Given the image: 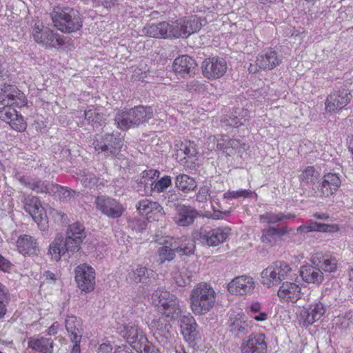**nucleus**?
Here are the masks:
<instances>
[{
	"instance_id": "1",
	"label": "nucleus",
	"mask_w": 353,
	"mask_h": 353,
	"mask_svg": "<svg viewBox=\"0 0 353 353\" xmlns=\"http://www.w3.org/2000/svg\"><path fill=\"white\" fill-rule=\"evenodd\" d=\"M216 293L214 289L205 282L196 284L190 294V306L193 314L197 316L208 313L215 305Z\"/></svg>"
},
{
	"instance_id": "2",
	"label": "nucleus",
	"mask_w": 353,
	"mask_h": 353,
	"mask_svg": "<svg viewBox=\"0 0 353 353\" xmlns=\"http://www.w3.org/2000/svg\"><path fill=\"white\" fill-rule=\"evenodd\" d=\"M152 117L153 112L150 107L140 105L119 112L114 121L119 128L125 130L138 127L148 122Z\"/></svg>"
},
{
	"instance_id": "3",
	"label": "nucleus",
	"mask_w": 353,
	"mask_h": 353,
	"mask_svg": "<svg viewBox=\"0 0 353 353\" xmlns=\"http://www.w3.org/2000/svg\"><path fill=\"white\" fill-rule=\"evenodd\" d=\"M51 18L59 30L65 33L76 32L82 27V20L76 12L68 7H56L51 13Z\"/></svg>"
},
{
	"instance_id": "4",
	"label": "nucleus",
	"mask_w": 353,
	"mask_h": 353,
	"mask_svg": "<svg viewBox=\"0 0 353 353\" xmlns=\"http://www.w3.org/2000/svg\"><path fill=\"white\" fill-rule=\"evenodd\" d=\"M131 347L138 353H159V350L150 343L145 335L135 323H129L120 330Z\"/></svg>"
},
{
	"instance_id": "5",
	"label": "nucleus",
	"mask_w": 353,
	"mask_h": 353,
	"mask_svg": "<svg viewBox=\"0 0 353 353\" xmlns=\"http://www.w3.org/2000/svg\"><path fill=\"white\" fill-rule=\"evenodd\" d=\"M292 270L283 261L272 263L261 273V283L267 288L277 286L285 279L291 277Z\"/></svg>"
},
{
	"instance_id": "6",
	"label": "nucleus",
	"mask_w": 353,
	"mask_h": 353,
	"mask_svg": "<svg viewBox=\"0 0 353 353\" xmlns=\"http://www.w3.org/2000/svg\"><path fill=\"white\" fill-rule=\"evenodd\" d=\"M152 303L159 307V311L171 319H177L181 314L178 298L169 292L157 290L151 296Z\"/></svg>"
},
{
	"instance_id": "7",
	"label": "nucleus",
	"mask_w": 353,
	"mask_h": 353,
	"mask_svg": "<svg viewBox=\"0 0 353 353\" xmlns=\"http://www.w3.org/2000/svg\"><path fill=\"white\" fill-rule=\"evenodd\" d=\"M31 34L37 43L46 48H56L64 43L63 37L40 22L35 23L32 26Z\"/></svg>"
},
{
	"instance_id": "8",
	"label": "nucleus",
	"mask_w": 353,
	"mask_h": 353,
	"mask_svg": "<svg viewBox=\"0 0 353 353\" xmlns=\"http://www.w3.org/2000/svg\"><path fill=\"white\" fill-rule=\"evenodd\" d=\"M122 143L123 137L120 134L112 133L97 137L92 144L98 152H103L105 156L113 157L120 152Z\"/></svg>"
},
{
	"instance_id": "9",
	"label": "nucleus",
	"mask_w": 353,
	"mask_h": 353,
	"mask_svg": "<svg viewBox=\"0 0 353 353\" xmlns=\"http://www.w3.org/2000/svg\"><path fill=\"white\" fill-rule=\"evenodd\" d=\"M85 236V228L80 222L70 224L66 231V237L63 239L64 249L67 253L70 254L78 252Z\"/></svg>"
},
{
	"instance_id": "10",
	"label": "nucleus",
	"mask_w": 353,
	"mask_h": 353,
	"mask_svg": "<svg viewBox=\"0 0 353 353\" xmlns=\"http://www.w3.org/2000/svg\"><path fill=\"white\" fill-rule=\"evenodd\" d=\"M230 234V228L225 227L219 228L205 232L196 230L193 232L192 237L194 240L200 241L203 244L216 247L225 242Z\"/></svg>"
},
{
	"instance_id": "11",
	"label": "nucleus",
	"mask_w": 353,
	"mask_h": 353,
	"mask_svg": "<svg viewBox=\"0 0 353 353\" xmlns=\"http://www.w3.org/2000/svg\"><path fill=\"white\" fill-rule=\"evenodd\" d=\"M282 63V57L278 55L274 50H270L259 54L256 59L255 64L250 63L248 70L250 73H256L259 70H272Z\"/></svg>"
},
{
	"instance_id": "12",
	"label": "nucleus",
	"mask_w": 353,
	"mask_h": 353,
	"mask_svg": "<svg viewBox=\"0 0 353 353\" xmlns=\"http://www.w3.org/2000/svg\"><path fill=\"white\" fill-rule=\"evenodd\" d=\"M352 95L346 89L334 91L326 99L325 111L329 113H336L341 110L351 101Z\"/></svg>"
},
{
	"instance_id": "13",
	"label": "nucleus",
	"mask_w": 353,
	"mask_h": 353,
	"mask_svg": "<svg viewBox=\"0 0 353 353\" xmlns=\"http://www.w3.org/2000/svg\"><path fill=\"white\" fill-rule=\"evenodd\" d=\"M155 241L163 245L158 250L159 259L161 263L172 261L175 257V252L179 250V242L173 237L160 236L159 234L155 235Z\"/></svg>"
},
{
	"instance_id": "14",
	"label": "nucleus",
	"mask_w": 353,
	"mask_h": 353,
	"mask_svg": "<svg viewBox=\"0 0 353 353\" xmlns=\"http://www.w3.org/2000/svg\"><path fill=\"white\" fill-rule=\"evenodd\" d=\"M75 281L81 291H92L95 285L94 269L86 264L78 265L75 269Z\"/></svg>"
},
{
	"instance_id": "15",
	"label": "nucleus",
	"mask_w": 353,
	"mask_h": 353,
	"mask_svg": "<svg viewBox=\"0 0 353 353\" xmlns=\"http://www.w3.org/2000/svg\"><path fill=\"white\" fill-rule=\"evenodd\" d=\"M202 73L208 79H216L221 77L227 70L226 61L218 57L205 59L201 65Z\"/></svg>"
},
{
	"instance_id": "16",
	"label": "nucleus",
	"mask_w": 353,
	"mask_h": 353,
	"mask_svg": "<svg viewBox=\"0 0 353 353\" xmlns=\"http://www.w3.org/2000/svg\"><path fill=\"white\" fill-rule=\"evenodd\" d=\"M254 288V279L248 275L236 276L228 284V290L233 295H246L253 292Z\"/></svg>"
},
{
	"instance_id": "17",
	"label": "nucleus",
	"mask_w": 353,
	"mask_h": 353,
	"mask_svg": "<svg viewBox=\"0 0 353 353\" xmlns=\"http://www.w3.org/2000/svg\"><path fill=\"white\" fill-rule=\"evenodd\" d=\"M341 184V180L337 174L328 173L323 176L317 190H314L311 196L326 197L331 196L337 191Z\"/></svg>"
},
{
	"instance_id": "18",
	"label": "nucleus",
	"mask_w": 353,
	"mask_h": 353,
	"mask_svg": "<svg viewBox=\"0 0 353 353\" xmlns=\"http://www.w3.org/2000/svg\"><path fill=\"white\" fill-rule=\"evenodd\" d=\"M265 336L261 333L251 334L243 340L241 349L242 353H266Z\"/></svg>"
},
{
	"instance_id": "19",
	"label": "nucleus",
	"mask_w": 353,
	"mask_h": 353,
	"mask_svg": "<svg viewBox=\"0 0 353 353\" xmlns=\"http://www.w3.org/2000/svg\"><path fill=\"white\" fill-rule=\"evenodd\" d=\"M95 203L98 210L111 219L120 217L124 211L121 204L109 197L98 196L95 199Z\"/></svg>"
},
{
	"instance_id": "20",
	"label": "nucleus",
	"mask_w": 353,
	"mask_h": 353,
	"mask_svg": "<svg viewBox=\"0 0 353 353\" xmlns=\"http://www.w3.org/2000/svg\"><path fill=\"white\" fill-rule=\"evenodd\" d=\"M311 262L326 272H334L337 269V260L332 254L318 251L311 256Z\"/></svg>"
},
{
	"instance_id": "21",
	"label": "nucleus",
	"mask_w": 353,
	"mask_h": 353,
	"mask_svg": "<svg viewBox=\"0 0 353 353\" xmlns=\"http://www.w3.org/2000/svg\"><path fill=\"white\" fill-rule=\"evenodd\" d=\"M277 294L284 301L296 303L301 297V288L295 282L285 281L280 285Z\"/></svg>"
},
{
	"instance_id": "22",
	"label": "nucleus",
	"mask_w": 353,
	"mask_h": 353,
	"mask_svg": "<svg viewBox=\"0 0 353 353\" xmlns=\"http://www.w3.org/2000/svg\"><path fill=\"white\" fill-rule=\"evenodd\" d=\"M137 209L140 214L145 215L148 220L150 219L159 220L165 214L163 208L159 203L148 199L140 201L137 205Z\"/></svg>"
},
{
	"instance_id": "23",
	"label": "nucleus",
	"mask_w": 353,
	"mask_h": 353,
	"mask_svg": "<svg viewBox=\"0 0 353 353\" xmlns=\"http://www.w3.org/2000/svg\"><path fill=\"white\" fill-rule=\"evenodd\" d=\"M16 243L17 250L23 256L38 255L40 252L37 239L30 235H20Z\"/></svg>"
},
{
	"instance_id": "24",
	"label": "nucleus",
	"mask_w": 353,
	"mask_h": 353,
	"mask_svg": "<svg viewBox=\"0 0 353 353\" xmlns=\"http://www.w3.org/2000/svg\"><path fill=\"white\" fill-rule=\"evenodd\" d=\"M4 101L1 103L4 105L23 106L26 104L25 96L15 85H3Z\"/></svg>"
},
{
	"instance_id": "25",
	"label": "nucleus",
	"mask_w": 353,
	"mask_h": 353,
	"mask_svg": "<svg viewBox=\"0 0 353 353\" xmlns=\"http://www.w3.org/2000/svg\"><path fill=\"white\" fill-rule=\"evenodd\" d=\"M196 63L189 56L183 55L176 58L173 63V70L182 77L191 76L195 73Z\"/></svg>"
},
{
	"instance_id": "26",
	"label": "nucleus",
	"mask_w": 353,
	"mask_h": 353,
	"mask_svg": "<svg viewBox=\"0 0 353 353\" xmlns=\"http://www.w3.org/2000/svg\"><path fill=\"white\" fill-rule=\"evenodd\" d=\"M326 311V307L324 304L321 302L311 304L308 307L303 308L301 313L300 316L304 321V323L307 325H312L315 321L319 320Z\"/></svg>"
},
{
	"instance_id": "27",
	"label": "nucleus",
	"mask_w": 353,
	"mask_h": 353,
	"mask_svg": "<svg viewBox=\"0 0 353 353\" xmlns=\"http://www.w3.org/2000/svg\"><path fill=\"white\" fill-rule=\"evenodd\" d=\"M24 209L34 221H43L46 217L44 208L37 196H28L23 200Z\"/></svg>"
},
{
	"instance_id": "28",
	"label": "nucleus",
	"mask_w": 353,
	"mask_h": 353,
	"mask_svg": "<svg viewBox=\"0 0 353 353\" xmlns=\"http://www.w3.org/2000/svg\"><path fill=\"white\" fill-rule=\"evenodd\" d=\"M65 327L72 342H81L83 328L80 319L74 316H67L65 321Z\"/></svg>"
},
{
	"instance_id": "29",
	"label": "nucleus",
	"mask_w": 353,
	"mask_h": 353,
	"mask_svg": "<svg viewBox=\"0 0 353 353\" xmlns=\"http://www.w3.org/2000/svg\"><path fill=\"white\" fill-rule=\"evenodd\" d=\"M154 272L152 270L145 267L138 266L135 270H132L128 275V279L136 283H141L144 285H148L151 283L152 278L154 277Z\"/></svg>"
},
{
	"instance_id": "30",
	"label": "nucleus",
	"mask_w": 353,
	"mask_h": 353,
	"mask_svg": "<svg viewBox=\"0 0 353 353\" xmlns=\"http://www.w3.org/2000/svg\"><path fill=\"white\" fill-rule=\"evenodd\" d=\"M230 331L236 336H241L249 332L250 326L245 317L238 314L229 320Z\"/></svg>"
},
{
	"instance_id": "31",
	"label": "nucleus",
	"mask_w": 353,
	"mask_h": 353,
	"mask_svg": "<svg viewBox=\"0 0 353 353\" xmlns=\"http://www.w3.org/2000/svg\"><path fill=\"white\" fill-rule=\"evenodd\" d=\"M28 347L40 353H52L54 342L51 338L31 337L28 341Z\"/></svg>"
},
{
	"instance_id": "32",
	"label": "nucleus",
	"mask_w": 353,
	"mask_h": 353,
	"mask_svg": "<svg viewBox=\"0 0 353 353\" xmlns=\"http://www.w3.org/2000/svg\"><path fill=\"white\" fill-rule=\"evenodd\" d=\"M197 324L192 316L188 314L183 316L181 319V333L185 341H194L197 336Z\"/></svg>"
},
{
	"instance_id": "33",
	"label": "nucleus",
	"mask_w": 353,
	"mask_h": 353,
	"mask_svg": "<svg viewBox=\"0 0 353 353\" xmlns=\"http://www.w3.org/2000/svg\"><path fill=\"white\" fill-rule=\"evenodd\" d=\"M179 221H194L196 219H210L208 214H204L192 206L186 205H178L176 208Z\"/></svg>"
},
{
	"instance_id": "34",
	"label": "nucleus",
	"mask_w": 353,
	"mask_h": 353,
	"mask_svg": "<svg viewBox=\"0 0 353 353\" xmlns=\"http://www.w3.org/2000/svg\"><path fill=\"white\" fill-rule=\"evenodd\" d=\"M300 275L307 283L319 284L323 281V274L319 267L306 265L300 270Z\"/></svg>"
},
{
	"instance_id": "35",
	"label": "nucleus",
	"mask_w": 353,
	"mask_h": 353,
	"mask_svg": "<svg viewBox=\"0 0 353 353\" xmlns=\"http://www.w3.org/2000/svg\"><path fill=\"white\" fill-rule=\"evenodd\" d=\"M169 28L170 23L163 21L144 27L143 33L146 36L154 38H168Z\"/></svg>"
},
{
	"instance_id": "36",
	"label": "nucleus",
	"mask_w": 353,
	"mask_h": 353,
	"mask_svg": "<svg viewBox=\"0 0 353 353\" xmlns=\"http://www.w3.org/2000/svg\"><path fill=\"white\" fill-rule=\"evenodd\" d=\"M63 237L58 234L53 241L50 244L48 254L50 256L53 261H59L61 256L67 253L64 249Z\"/></svg>"
},
{
	"instance_id": "37",
	"label": "nucleus",
	"mask_w": 353,
	"mask_h": 353,
	"mask_svg": "<svg viewBox=\"0 0 353 353\" xmlns=\"http://www.w3.org/2000/svg\"><path fill=\"white\" fill-rule=\"evenodd\" d=\"M339 230L336 224H325L318 222H307V225L299 227L300 232H309L312 231H319L325 232H334Z\"/></svg>"
},
{
	"instance_id": "38",
	"label": "nucleus",
	"mask_w": 353,
	"mask_h": 353,
	"mask_svg": "<svg viewBox=\"0 0 353 353\" xmlns=\"http://www.w3.org/2000/svg\"><path fill=\"white\" fill-rule=\"evenodd\" d=\"M176 187L184 192L194 190L196 188V183L194 179L187 174H179L176 177Z\"/></svg>"
},
{
	"instance_id": "39",
	"label": "nucleus",
	"mask_w": 353,
	"mask_h": 353,
	"mask_svg": "<svg viewBox=\"0 0 353 353\" xmlns=\"http://www.w3.org/2000/svg\"><path fill=\"white\" fill-rule=\"evenodd\" d=\"M26 186L32 190H35L37 192L48 193L50 191H53V189L56 188L57 190L59 189L63 190V188L59 187L55 184L46 183L41 181H28V184H26Z\"/></svg>"
},
{
	"instance_id": "40",
	"label": "nucleus",
	"mask_w": 353,
	"mask_h": 353,
	"mask_svg": "<svg viewBox=\"0 0 353 353\" xmlns=\"http://www.w3.org/2000/svg\"><path fill=\"white\" fill-rule=\"evenodd\" d=\"M319 173L313 166H307L302 170L299 176V181L301 184L314 183L319 179Z\"/></svg>"
},
{
	"instance_id": "41",
	"label": "nucleus",
	"mask_w": 353,
	"mask_h": 353,
	"mask_svg": "<svg viewBox=\"0 0 353 353\" xmlns=\"http://www.w3.org/2000/svg\"><path fill=\"white\" fill-rule=\"evenodd\" d=\"M182 21L187 37L199 31L202 26L201 19L196 16H191L187 19H182Z\"/></svg>"
},
{
	"instance_id": "42",
	"label": "nucleus",
	"mask_w": 353,
	"mask_h": 353,
	"mask_svg": "<svg viewBox=\"0 0 353 353\" xmlns=\"http://www.w3.org/2000/svg\"><path fill=\"white\" fill-rule=\"evenodd\" d=\"M85 119L89 123H93V126L98 128L102 125L105 120L104 114L100 113L96 109L85 110L84 112Z\"/></svg>"
},
{
	"instance_id": "43",
	"label": "nucleus",
	"mask_w": 353,
	"mask_h": 353,
	"mask_svg": "<svg viewBox=\"0 0 353 353\" xmlns=\"http://www.w3.org/2000/svg\"><path fill=\"white\" fill-rule=\"evenodd\" d=\"M150 327L152 330L158 332L159 334L165 336L166 333L169 332L171 325L164 318H159L153 319Z\"/></svg>"
},
{
	"instance_id": "44",
	"label": "nucleus",
	"mask_w": 353,
	"mask_h": 353,
	"mask_svg": "<svg viewBox=\"0 0 353 353\" xmlns=\"http://www.w3.org/2000/svg\"><path fill=\"white\" fill-rule=\"evenodd\" d=\"M168 37H187L185 32L184 26L182 19L175 23H170L169 32H168Z\"/></svg>"
},
{
	"instance_id": "45",
	"label": "nucleus",
	"mask_w": 353,
	"mask_h": 353,
	"mask_svg": "<svg viewBox=\"0 0 353 353\" xmlns=\"http://www.w3.org/2000/svg\"><path fill=\"white\" fill-rule=\"evenodd\" d=\"M333 321L341 330H345L353 324V318L350 313H345L335 317Z\"/></svg>"
},
{
	"instance_id": "46",
	"label": "nucleus",
	"mask_w": 353,
	"mask_h": 353,
	"mask_svg": "<svg viewBox=\"0 0 353 353\" xmlns=\"http://www.w3.org/2000/svg\"><path fill=\"white\" fill-rule=\"evenodd\" d=\"M285 233V231L284 230V228L272 226L264 229L263 237L268 241H271L272 239H276V238L280 237Z\"/></svg>"
},
{
	"instance_id": "47",
	"label": "nucleus",
	"mask_w": 353,
	"mask_h": 353,
	"mask_svg": "<svg viewBox=\"0 0 353 353\" xmlns=\"http://www.w3.org/2000/svg\"><path fill=\"white\" fill-rule=\"evenodd\" d=\"M252 195L256 198L257 194L251 190H239L236 191H228L224 193L223 198L224 199H238L240 197L248 198L251 197Z\"/></svg>"
},
{
	"instance_id": "48",
	"label": "nucleus",
	"mask_w": 353,
	"mask_h": 353,
	"mask_svg": "<svg viewBox=\"0 0 353 353\" xmlns=\"http://www.w3.org/2000/svg\"><path fill=\"white\" fill-rule=\"evenodd\" d=\"M196 150L195 148L194 144L190 141H185V143H182L180 146V149L178 150V155L184 154L185 157H195L196 154Z\"/></svg>"
},
{
	"instance_id": "49",
	"label": "nucleus",
	"mask_w": 353,
	"mask_h": 353,
	"mask_svg": "<svg viewBox=\"0 0 353 353\" xmlns=\"http://www.w3.org/2000/svg\"><path fill=\"white\" fill-rule=\"evenodd\" d=\"M12 105H5L0 108V119L9 124L14 117H17V111Z\"/></svg>"
},
{
	"instance_id": "50",
	"label": "nucleus",
	"mask_w": 353,
	"mask_h": 353,
	"mask_svg": "<svg viewBox=\"0 0 353 353\" xmlns=\"http://www.w3.org/2000/svg\"><path fill=\"white\" fill-rule=\"evenodd\" d=\"M176 240L179 242V250H176L177 253L180 254L181 255L187 256L194 254V251L195 249V245L194 243L192 242L188 244H183L179 239Z\"/></svg>"
},
{
	"instance_id": "51",
	"label": "nucleus",
	"mask_w": 353,
	"mask_h": 353,
	"mask_svg": "<svg viewBox=\"0 0 353 353\" xmlns=\"http://www.w3.org/2000/svg\"><path fill=\"white\" fill-rule=\"evenodd\" d=\"M10 127L17 131H23L26 128V123H25L23 118L21 114L17 113V117L11 120L9 123Z\"/></svg>"
},
{
	"instance_id": "52",
	"label": "nucleus",
	"mask_w": 353,
	"mask_h": 353,
	"mask_svg": "<svg viewBox=\"0 0 353 353\" xmlns=\"http://www.w3.org/2000/svg\"><path fill=\"white\" fill-rule=\"evenodd\" d=\"M210 196V188L207 185H204L199 188L196 195V200L199 203H205Z\"/></svg>"
},
{
	"instance_id": "53",
	"label": "nucleus",
	"mask_w": 353,
	"mask_h": 353,
	"mask_svg": "<svg viewBox=\"0 0 353 353\" xmlns=\"http://www.w3.org/2000/svg\"><path fill=\"white\" fill-rule=\"evenodd\" d=\"M171 181L170 176H165L157 182H155L154 190L158 192H161L171 185Z\"/></svg>"
},
{
	"instance_id": "54",
	"label": "nucleus",
	"mask_w": 353,
	"mask_h": 353,
	"mask_svg": "<svg viewBox=\"0 0 353 353\" xmlns=\"http://www.w3.org/2000/svg\"><path fill=\"white\" fill-rule=\"evenodd\" d=\"M247 121L246 119H239L236 117H230L229 118H225L223 122L226 125L237 128L239 125H241Z\"/></svg>"
},
{
	"instance_id": "55",
	"label": "nucleus",
	"mask_w": 353,
	"mask_h": 353,
	"mask_svg": "<svg viewBox=\"0 0 353 353\" xmlns=\"http://www.w3.org/2000/svg\"><path fill=\"white\" fill-rule=\"evenodd\" d=\"M228 138L229 137H228L227 136L219 135L217 137H209V140L213 142L216 141V148L219 150H223Z\"/></svg>"
},
{
	"instance_id": "56",
	"label": "nucleus",
	"mask_w": 353,
	"mask_h": 353,
	"mask_svg": "<svg viewBox=\"0 0 353 353\" xmlns=\"http://www.w3.org/2000/svg\"><path fill=\"white\" fill-rule=\"evenodd\" d=\"M175 280L179 286H185L191 282L190 276L187 275L185 272H180L179 275L175 276Z\"/></svg>"
},
{
	"instance_id": "57",
	"label": "nucleus",
	"mask_w": 353,
	"mask_h": 353,
	"mask_svg": "<svg viewBox=\"0 0 353 353\" xmlns=\"http://www.w3.org/2000/svg\"><path fill=\"white\" fill-rule=\"evenodd\" d=\"M187 88L190 90L201 92L205 90V85L200 81L192 80L187 84Z\"/></svg>"
},
{
	"instance_id": "58",
	"label": "nucleus",
	"mask_w": 353,
	"mask_h": 353,
	"mask_svg": "<svg viewBox=\"0 0 353 353\" xmlns=\"http://www.w3.org/2000/svg\"><path fill=\"white\" fill-rule=\"evenodd\" d=\"M139 183L141 185H144V192L145 194H148L149 191L152 192L154 190V186L155 184V181L152 179H147L144 178H141Z\"/></svg>"
},
{
	"instance_id": "59",
	"label": "nucleus",
	"mask_w": 353,
	"mask_h": 353,
	"mask_svg": "<svg viewBox=\"0 0 353 353\" xmlns=\"http://www.w3.org/2000/svg\"><path fill=\"white\" fill-rule=\"evenodd\" d=\"M231 143L230 145L232 146V148L234 154L236 152L241 153L246 150V145L241 143L239 140L232 139Z\"/></svg>"
},
{
	"instance_id": "60",
	"label": "nucleus",
	"mask_w": 353,
	"mask_h": 353,
	"mask_svg": "<svg viewBox=\"0 0 353 353\" xmlns=\"http://www.w3.org/2000/svg\"><path fill=\"white\" fill-rule=\"evenodd\" d=\"M295 214L292 213H288L285 214H270L268 217L270 221H283L284 219H294Z\"/></svg>"
},
{
	"instance_id": "61",
	"label": "nucleus",
	"mask_w": 353,
	"mask_h": 353,
	"mask_svg": "<svg viewBox=\"0 0 353 353\" xmlns=\"http://www.w3.org/2000/svg\"><path fill=\"white\" fill-rule=\"evenodd\" d=\"M159 172L156 170H145L141 173V177L155 181V179L159 177Z\"/></svg>"
},
{
	"instance_id": "62",
	"label": "nucleus",
	"mask_w": 353,
	"mask_h": 353,
	"mask_svg": "<svg viewBox=\"0 0 353 353\" xmlns=\"http://www.w3.org/2000/svg\"><path fill=\"white\" fill-rule=\"evenodd\" d=\"M11 266V263L0 254V270L5 272H9Z\"/></svg>"
},
{
	"instance_id": "63",
	"label": "nucleus",
	"mask_w": 353,
	"mask_h": 353,
	"mask_svg": "<svg viewBox=\"0 0 353 353\" xmlns=\"http://www.w3.org/2000/svg\"><path fill=\"white\" fill-rule=\"evenodd\" d=\"M8 300L7 294L0 296V319L3 318L6 314L7 308L6 302Z\"/></svg>"
},
{
	"instance_id": "64",
	"label": "nucleus",
	"mask_w": 353,
	"mask_h": 353,
	"mask_svg": "<svg viewBox=\"0 0 353 353\" xmlns=\"http://www.w3.org/2000/svg\"><path fill=\"white\" fill-rule=\"evenodd\" d=\"M112 350V346L109 343H104L100 345L99 353H110Z\"/></svg>"
}]
</instances>
